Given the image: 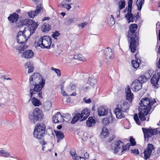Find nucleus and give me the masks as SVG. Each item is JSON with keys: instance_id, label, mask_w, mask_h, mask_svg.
I'll return each instance as SVG.
<instances>
[{"instance_id": "1", "label": "nucleus", "mask_w": 160, "mask_h": 160, "mask_svg": "<svg viewBox=\"0 0 160 160\" xmlns=\"http://www.w3.org/2000/svg\"><path fill=\"white\" fill-rule=\"evenodd\" d=\"M138 28L136 24H132L129 25L128 32L127 38L129 43V49L132 53L135 52L139 45V33L137 31Z\"/></svg>"}, {"instance_id": "2", "label": "nucleus", "mask_w": 160, "mask_h": 160, "mask_svg": "<svg viewBox=\"0 0 160 160\" xmlns=\"http://www.w3.org/2000/svg\"><path fill=\"white\" fill-rule=\"evenodd\" d=\"M156 102V99L152 98H145L141 100L140 102L141 108L138 109V114L139 117L142 122L146 120L145 117L152 110V106Z\"/></svg>"}, {"instance_id": "3", "label": "nucleus", "mask_w": 160, "mask_h": 160, "mask_svg": "<svg viewBox=\"0 0 160 160\" xmlns=\"http://www.w3.org/2000/svg\"><path fill=\"white\" fill-rule=\"evenodd\" d=\"M29 82L31 86H34L33 88L30 90L36 92L39 99H43L42 90L45 84V80L39 73H34L30 77Z\"/></svg>"}, {"instance_id": "4", "label": "nucleus", "mask_w": 160, "mask_h": 160, "mask_svg": "<svg viewBox=\"0 0 160 160\" xmlns=\"http://www.w3.org/2000/svg\"><path fill=\"white\" fill-rule=\"evenodd\" d=\"M129 105L128 102L124 101L120 102L114 109V112L117 118L124 117V112H127L129 110Z\"/></svg>"}, {"instance_id": "5", "label": "nucleus", "mask_w": 160, "mask_h": 160, "mask_svg": "<svg viewBox=\"0 0 160 160\" xmlns=\"http://www.w3.org/2000/svg\"><path fill=\"white\" fill-rule=\"evenodd\" d=\"M46 130V127L44 123L40 122L36 124L33 132L34 137L38 140L43 139Z\"/></svg>"}, {"instance_id": "6", "label": "nucleus", "mask_w": 160, "mask_h": 160, "mask_svg": "<svg viewBox=\"0 0 160 160\" xmlns=\"http://www.w3.org/2000/svg\"><path fill=\"white\" fill-rule=\"evenodd\" d=\"M154 72L153 70H149L147 73H145V75L148 79L153 75V76L151 79V82L152 86L154 87V88L157 89L159 87L158 83L160 79V72H155L153 74Z\"/></svg>"}, {"instance_id": "7", "label": "nucleus", "mask_w": 160, "mask_h": 160, "mask_svg": "<svg viewBox=\"0 0 160 160\" xmlns=\"http://www.w3.org/2000/svg\"><path fill=\"white\" fill-rule=\"evenodd\" d=\"M52 43L51 38L49 36H45L41 37L38 40L37 45L42 48L49 49Z\"/></svg>"}, {"instance_id": "8", "label": "nucleus", "mask_w": 160, "mask_h": 160, "mask_svg": "<svg viewBox=\"0 0 160 160\" xmlns=\"http://www.w3.org/2000/svg\"><path fill=\"white\" fill-rule=\"evenodd\" d=\"M43 113L42 111L38 108H35L33 112H29L28 117L31 121H41L43 118Z\"/></svg>"}, {"instance_id": "9", "label": "nucleus", "mask_w": 160, "mask_h": 160, "mask_svg": "<svg viewBox=\"0 0 160 160\" xmlns=\"http://www.w3.org/2000/svg\"><path fill=\"white\" fill-rule=\"evenodd\" d=\"M142 130L144 134L145 141H148L149 139L153 136L158 134V128H152L150 127L148 128H142Z\"/></svg>"}, {"instance_id": "10", "label": "nucleus", "mask_w": 160, "mask_h": 160, "mask_svg": "<svg viewBox=\"0 0 160 160\" xmlns=\"http://www.w3.org/2000/svg\"><path fill=\"white\" fill-rule=\"evenodd\" d=\"M155 149V148L152 144L148 143L144 151V159L146 160L149 158Z\"/></svg>"}, {"instance_id": "11", "label": "nucleus", "mask_w": 160, "mask_h": 160, "mask_svg": "<svg viewBox=\"0 0 160 160\" xmlns=\"http://www.w3.org/2000/svg\"><path fill=\"white\" fill-rule=\"evenodd\" d=\"M29 92L30 95L29 100L31 101L32 104L35 107H39L41 105L42 103L40 100L35 97H33L34 94L37 93V92L32 90H30Z\"/></svg>"}, {"instance_id": "12", "label": "nucleus", "mask_w": 160, "mask_h": 160, "mask_svg": "<svg viewBox=\"0 0 160 160\" xmlns=\"http://www.w3.org/2000/svg\"><path fill=\"white\" fill-rule=\"evenodd\" d=\"M123 142L120 140H118L113 145V147L112 146V149L113 150V152L116 154L122 150V146H123Z\"/></svg>"}, {"instance_id": "13", "label": "nucleus", "mask_w": 160, "mask_h": 160, "mask_svg": "<svg viewBox=\"0 0 160 160\" xmlns=\"http://www.w3.org/2000/svg\"><path fill=\"white\" fill-rule=\"evenodd\" d=\"M64 121L63 117L59 112L55 113L52 118V121L55 123H62Z\"/></svg>"}, {"instance_id": "14", "label": "nucleus", "mask_w": 160, "mask_h": 160, "mask_svg": "<svg viewBox=\"0 0 160 160\" xmlns=\"http://www.w3.org/2000/svg\"><path fill=\"white\" fill-rule=\"evenodd\" d=\"M142 87L141 82L136 79L135 80L131 85L132 89L135 92H137L140 90Z\"/></svg>"}, {"instance_id": "15", "label": "nucleus", "mask_w": 160, "mask_h": 160, "mask_svg": "<svg viewBox=\"0 0 160 160\" xmlns=\"http://www.w3.org/2000/svg\"><path fill=\"white\" fill-rule=\"evenodd\" d=\"M101 52L103 53L104 56L106 58L111 59L114 57L112 49L110 47H107L105 50L101 51Z\"/></svg>"}, {"instance_id": "16", "label": "nucleus", "mask_w": 160, "mask_h": 160, "mask_svg": "<svg viewBox=\"0 0 160 160\" xmlns=\"http://www.w3.org/2000/svg\"><path fill=\"white\" fill-rule=\"evenodd\" d=\"M19 18V15L16 12H13L9 15L8 18L10 23H16Z\"/></svg>"}, {"instance_id": "17", "label": "nucleus", "mask_w": 160, "mask_h": 160, "mask_svg": "<svg viewBox=\"0 0 160 160\" xmlns=\"http://www.w3.org/2000/svg\"><path fill=\"white\" fill-rule=\"evenodd\" d=\"M22 34V31H20L18 32L17 37V42L21 44L25 43L28 40Z\"/></svg>"}, {"instance_id": "18", "label": "nucleus", "mask_w": 160, "mask_h": 160, "mask_svg": "<svg viewBox=\"0 0 160 160\" xmlns=\"http://www.w3.org/2000/svg\"><path fill=\"white\" fill-rule=\"evenodd\" d=\"M125 93H126V99L129 102H131L133 98V94L131 92L130 87L128 85L126 88Z\"/></svg>"}, {"instance_id": "19", "label": "nucleus", "mask_w": 160, "mask_h": 160, "mask_svg": "<svg viewBox=\"0 0 160 160\" xmlns=\"http://www.w3.org/2000/svg\"><path fill=\"white\" fill-rule=\"evenodd\" d=\"M138 55V53H137L135 55V60H132L131 62L132 67L135 69L138 68L141 63V60L139 58Z\"/></svg>"}, {"instance_id": "20", "label": "nucleus", "mask_w": 160, "mask_h": 160, "mask_svg": "<svg viewBox=\"0 0 160 160\" xmlns=\"http://www.w3.org/2000/svg\"><path fill=\"white\" fill-rule=\"evenodd\" d=\"M55 133L57 142L58 143L60 142L64 138V133L61 131L58 130H54Z\"/></svg>"}, {"instance_id": "21", "label": "nucleus", "mask_w": 160, "mask_h": 160, "mask_svg": "<svg viewBox=\"0 0 160 160\" xmlns=\"http://www.w3.org/2000/svg\"><path fill=\"white\" fill-rule=\"evenodd\" d=\"M30 19H23L20 21L18 23H16L15 26L16 28L22 27L23 26H28Z\"/></svg>"}, {"instance_id": "22", "label": "nucleus", "mask_w": 160, "mask_h": 160, "mask_svg": "<svg viewBox=\"0 0 160 160\" xmlns=\"http://www.w3.org/2000/svg\"><path fill=\"white\" fill-rule=\"evenodd\" d=\"M90 113V110L88 108H85L83 109L80 113L81 117V119L82 121H84L86 120L87 118L89 116Z\"/></svg>"}, {"instance_id": "23", "label": "nucleus", "mask_w": 160, "mask_h": 160, "mask_svg": "<svg viewBox=\"0 0 160 160\" xmlns=\"http://www.w3.org/2000/svg\"><path fill=\"white\" fill-rule=\"evenodd\" d=\"M34 53L32 50H27L24 51L22 55V57L26 59H30L32 58Z\"/></svg>"}, {"instance_id": "24", "label": "nucleus", "mask_w": 160, "mask_h": 160, "mask_svg": "<svg viewBox=\"0 0 160 160\" xmlns=\"http://www.w3.org/2000/svg\"><path fill=\"white\" fill-rule=\"evenodd\" d=\"M38 26V24L37 22H35L34 21L30 20L28 26L29 28V29H31L32 31V33H33Z\"/></svg>"}, {"instance_id": "25", "label": "nucleus", "mask_w": 160, "mask_h": 160, "mask_svg": "<svg viewBox=\"0 0 160 160\" xmlns=\"http://www.w3.org/2000/svg\"><path fill=\"white\" fill-rule=\"evenodd\" d=\"M98 114L99 116H104L108 113V110L103 107H100L98 109Z\"/></svg>"}, {"instance_id": "26", "label": "nucleus", "mask_w": 160, "mask_h": 160, "mask_svg": "<svg viewBox=\"0 0 160 160\" xmlns=\"http://www.w3.org/2000/svg\"><path fill=\"white\" fill-rule=\"evenodd\" d=\"M96 121L93 117H90L87 120L86 124L88 127H90L95 125Z\"/></svg>"}, {"instance_id": "27", "label": "nucleus", "mask_w": 160, "mask_h": 160, "mask_svg": "<svg viewBox=\"0 0 160 160\" xmlns=\"http://www.w3.org/2000/svg\"><path fill=\"white\" fill-rule=\"evenodd\" d=\"M51 26L47 23H44L42 26L41 29L43 32H48L51 30Z\"/></svg>"}, {"instance_id": "28", "label": "nucleus", "mask_w": 160, "mask_h": 160, "mask_svg": "<svg viewBox=\"0 0 160 160\" xmlns=\"http://www.w3.org/2000/svg\"><path fill=\"white\" fill-rule=\"evenodd\" d=\"M22 34L27 40L29 38L30 36L33 34L32 33V31L31 29H25L23 31H22Z\"/></svg>"}, {"instance_id": "29", "label": "nucleus", "mask_w": 160, "mask_h": 160, "mask_svg": "<svg viewBox=\"0 0 160 160\" xmlns=\"http://www.w3.org/2000/svg\"><path fill=\"white\" fill-rule=\"evenodd\" d=\"M81 116L80 115V113H77L75 114V115L73 117L71 123L72 124H74L78 120H79L80 121H82L81 119Z\"/></svg>"}, {"instance_id": "30", "label": "nucleus", "mask_w": 160, "mask_h": 160, "mask_svg": "<svg viewBox=\"0 0 160 160\" xmlns=\"http://www.w3.org/2000/svg\"><path fill=\"white\" fill-rule=\"evenodd\" d=\"M125 17L128 23L133 22L134 21V16L132 12L127 13L125 15Z\"/></svg>"}, {"instance_id": "31", "label": "nucleus", "mask_w": 160, "mask_h": 160, "mask_svg": "<svg viewBox=\"0 0 160 160\" xmlns=\"http://www.w3.org/2000/svg\"><path fill=\"white\" fill-rule=\"evenodd\" d=\"M109 134L108 129L105 127H103L102 130L101 135L105 138L108 137Z\"/></svg>"}, {"instance_id": "32", "label": "nucleus", "mask_w": 160, "mask_h": 160, "mask_svg": "<svg viewBox=\"0 0 160 160\" xmlns=\"http://www.w3.org/2000/svg\"><path fill=\"white\" fill-rule=\"evenodd\" d=\"M73 58L74 59L84 62L86 61V58L83 56L81 54H76L74 56Z\"/></svg>"}, {"instance_id": "33", "label": "nucleus", "mask_w": 160, "mask_h": 160, "mask_svg": "<svg viewBox=\"0 0 160 160\" xmlns=\"http://www.w3.org/2000/svg\"><path fill=\"white\" fill-rule=\"evenodd\" d=\"M126 2L124 0H120L118 2V9L121 10L125 7Z\"/></svg>"}, {"instance_id": "34", "label": "nucleus", "mask_w": 160, "mask_h": 160, "mask_svg": "<svg viewBox=\"0 0 160 160\" xmlns=\"http://www.w3.org/2000/svg\"><path fill=\"white\" fill-rule=\"evenodd\" d=\"M51 107V103L49 101L44 102L43 105V108L46 111H48L50 109Z\"/></svg>"}, {"instance_id": "35", "label": "nucleus", "mask_w": 160, "mask_h": 160, "mask_svg": "<svg viewBox=\"0 0 160 160\" xmlns=\"http://www.w3.org/2000/svg\"><path fill=\"white\" fill-rule=\"evenodd\" d=\"M148 79L146 75H142L140 76L137 80L142 83V84L145 82Z\"/></svg>"}, {"instance_id": "36", "label": "nucleus", "mask_w": 160, "mask_h": 160, "mask_svg": "<svg viewBox=\"0 0 160 160\" xmlns=\"http://www.w3.org/2000/svg\"><path fill=\"white\" fill-rule=\"evenodd\" d=\"M131 146L130 143H128L126 145L124 146H122V150H121V152L122 154L124 153V152L127 150H129V149L130 147Z\"/></svg>"}, {"instance_id": "37", "label": "nucleus", "mask_w": 160, "mask_h": 160, "mask_svg": "<svg viewBox=\"0 0 160 160\" xmlns=\"http://www.w3.org/2000/svg\"><path fill=\"white\" fill-rule=\"evenodd\" d=\"M108 25L111 27L112 26L114 25L115 23V21L113 15H111V17L109 19L108 21Z\"/></svg>"}, {"instance_id": "38", "label": "nucleus", "mask_w": 160, "mask_h": 160, "mask_svg": "<svg viewBox=\"0 0 160 160\" xmlns=\"http://www.w3.org/2000/svg\"><path fill=\"white\" fill-rule=\"evenodd\" d=\"M132 3V0H128V9L127 13L131 12Z\"/></svg>"}, {"instance_id": "39", "label": "nucleus", "mask_w": 160, "mask_h": 160, "mask_svg": "<svg viewBox=\"0 0 160 160\" xmlns=\"http://www.w3.org/2000/svg\"><path fill=\"white\" fill-rule=\"evenodd\" d=\"M144 0H137L136 4L138 6V8L139 10H141L142 8V5L144 3Z\"/></svg>"}, {"instance_id": "40", "label": "nucleus", "mask_w": 160, "mask_h": 160, "mask_svg": "<svg viewBox=\"0 0 160 160\" xmlns=\"http://www.w3.org/2000/svg\"><path fill=\"white\" fill-rule=\"evenodd\" d=\"M109 118H104L102 120V123L104 125H108L110 123Z\"/></svg>"}, {"instance_id": "41", "label": "nucleus", "mask_w": 160, "mask_h": 160, "mask_svg": "<svg viewBox=\"0 0 160 160\" xmlns=\"http://www.w3.org/2000/svg\"><path fill=\"white\" fill-rule=\"evenodd\" d=\"M0 153L3 157H8L10 156V154L8 152L4 150H0Z\"/></svg>"}, {"instance_id": "42", "label": "nucleus", "mask_w": 160, "mask_h": 160, "mask_svg": "<svg viewBox=\"0 0 160 160\" xmlns=\"http://www.w3.org/2000/svg\"><path fill=\"white\" fill-rule=\"evenodd\" d=\"M134 119L137 124L140 125L141 124V123L139 118L138 115L137 113H136L134 114Z\"/></svg>"}, {"instance_id": "43", "label": "nucleus", "mask_w": 160, "mask_h": 160, "mask_svg": "<svg viewBox=\"0 0 160 160\" xmlns=\"http://www.w3.org/2000/svg\"><path fill=\"white\" fill-rule=\"evenodd\" d=\"M51 69L53 71H54L57 74L58 76H61V72L60 70L54 67H52Z\"/></svg>"}, {"instance_id": "44", "label": "nucleus", "mask_w": 160, "mask_h": 160, "mask_svg": "<svg viewBox=\"0 0 160 160\" xmlns=\"http://www.w3.org/2000/svg\"><path fill=\"white\" fill-rule=\"evenodd\" d=\"M129 141L130 142L131 146H134L136 145V142L135 141V139L132 137H130Z\"/></svg>"}, {"instance_id": "45", "label": "nucleus", "mask_w": 160, "mask_h": 160, "mask_svg": "<svg viewBox=\"0 0 160 160\" xmlns=\"http://www.w3.org/2000/svg\"><path fill=\"white\" fill-rule=\"evenodd\" d=\"M28 15L29 18H33L36 16V14L35 11H32L31 12L28 13Z\"/></svg>"}, {"instance_id": "46", "label": "nucleus", "mask_w": 160, "mask_h": 160, "mask_svg": "<svg viewBox=\"0 0 160 160\" xmlns=\"http://www.w3.org/2000/svg\"><path fill=\"white\" fill-rule=\"evenodd\" d=\"M130 152L131 153H133L134 154V155L136 156L139 155V153L138 150L137 149L131 150L130 151Z\"/></svg>"}, {"instance_id": "47", "label": "nucleus", "mask_w": 160, "mask_h": 160, "mask_svg": "<svg viewBox=\"0 0 160 160\" xmlns=\"http://www.w3.org/2000/svg\"><path fill=\"white\" fill-rule=\"evenodd\" d=\"M60 35V33L58 31H55L54 32H53L52 35V37L55 39H57V38Z\"/></svg>"}, {"instance_id": "48", "label": "nucleus", "mask_w": 160, "mask_h": 160, "mask_svg": "<svg viewBox=\"0 0 160 160\" xmlns=\"http://www.w3.org/2000/svg\"><path fill=\"white\" fill-rule=\"evenodd\" d=\"M25 66L27 68H28L33 66V65L32 62H28L25 64Z\"/></svg>"}, {"instance_id": "49", "label": "nucleus", "mask_w": 160, "mask_h": 160, "mask_svg": "<svg viewBox=\"0 0 160 160\" xmlns=\"http://www.w3.org/2000/svg\"><path fill=\"white\" fill-rule=\"evenodd\" d=\"M62 6L63 8H66L68 10H70L71 8L70 4L66 3L62 4Z\"/></svg>"}, {"instance_id": "50", "label": "nucleus", "mask_w": 160, "mask_h": 160, "mask_svg": "<svg viewBox=\"0 0 160 160\" xmlns=\"http://www.w3.org/2000/svg\"><path fill=\"white\" fill-rule=\"evenodd\" d=\"M63 117V118H64L67 121H69L71 118V115L69 114L66 113L64 114Z\"/></svg>"}, {"instance_id": "51", "label": "nucleus", "mask_w": 160, "mask_h": 160, "mask_svg": "<svg viewBox=\"0 0 160 160\" xmlns=\"http://www.w3.org/2000/svg\"><path fill=\"white\" fill-rule=\"evenodd\" d=\"M42 9V8L41 6H38L36 7V9L35 11V12L36 13L38 14L41 11V10Z\"/></svg>"}, {"instance_id": "52", "label": "nucleus", "mask_w": 160, "mask_h": 160, "mask_svg": "<svg viewBox=\"0 0 160 160\" xmlns=\"http://www.w3.org/2000/svg\"><path fill=\"white\" fill-rule=\"evenodd\" d=\"M70 154L72 156V158L73 159H75V158L77 157V155L75 152V151H71L70 152Z\"/></svg>"}, {"instance_id": "53", "label": "nucleus", "mask_w": 160, "mask_h": 160, "mask_svg": "<svg viewBox=\"0 0 160 160\" xmlns=\"http://www.w3.org/2000/svg\"><path fill=\"white\" fill-rule=\"evenodd\" d=\"M115 138V136L114 135H112L111 136H110L109 137L108 139V142H111L112 141L114 140V139Z\"/></svg>"}, {"instance_id": "54", "label": "nucleus", "mask_w": 160, "mask_h": 160, "mask_svg": "<svg viewBox=\"0 0 160 160\" xmlns=\"http://www.w3.org/2000/svg\"><path fill=\"white\" fill-rule=\"evenodd\" d=\"M134 19L135 20V21L136 22L139 18V13L138 12L136 15H134Z\"/></svg>"}, {"instance_id": "55", "label": "nucleus", "mask_w": 160, "mask_h": 160, "mask_svg": "<svg viewBox=\"0 0 160 160\" xmlns=\"http://www.w3.org/2000/svg\"><path fill=\"white\" fill-rule=\"evenodd\" d=\"M88 23L87 22H84L82 23L81 24H79L78 26L79 27H81L82 28H83L85 26H86L88 25Z\"/></svg>"}, {"instance_id": "56", "label": "nucleus", "mask_w": 160, "mask_h": 160, "mask_svg": "<svg viewBox=\"0 0 160 160\" xmlns=\"http://www.w3.org/2000/svg\"><path fill=\"white\" fill-rule=\"evenodd\" d=\"M75 160H85V158L83 157H81L77 156L74 159Z\"/></svg>"}, {"instance_id": "57", "label": "nucleus", "mask_w": 160, "mask_h": 160, "mask_svg": "<svg viewBox=\"0 0 160 160\" xmlns=\"http://www.w3.org/2000/svg\"><path fill=\"white\" fill-rule=\"evenodd\" d=\"M155 155L156 157H158L160 155V148L158 149L157 152L155 153Z\"/></svg>"}, {"instance_id": "58", "label": "nucleus", "mask_w": 160, "mask_h": 160, "mask_svg": "<svg viewBox=\"0 0 160 160\" xmlns=\"http://www.w3.org/2000/svg\"><path fill=\"white\" fill-rule=\"evenodd\" d=\"M83 100L86 103H90L91 102V101L90 98H89L87 100L86 98H84L83 99Z\"/></svg>"}, {"instance_id": "59", "label": "nucleus", "mask_w": 160, "mask_h": 160, "mask_svg": "<svg viewBox=\"0 0 160 160\" xmlns=\"http://www.w3.org/2000/svg\"><path fill=\"white\" fill-rule=\"evenodd\" d=\"M120 10L118 9V10L116 12L115 14L117 18L120 17Z\"/></svg>"}, {"instance_id": "60", "label": "nucleus", "mask_w": 160, "mask_h": 160, "mask_svg": "<svg viewBox=\"0 0 160 160\" xmlns=\"http://www.w3.org/2000/svg\"><path fill=\"white\" fill-rule=\"evenodd\" d=\"M28 68H29V69L28 70V73H31V72H33V70H34V68H33V66H32L31 67Z\"/></svg>"}, {"instance_id": "61", "label": "nucleus", "mask_w": 160, "mask_h": 160, "mask_svg": "<svg viewBox=\"0 0 160 160\" xmlns=\"http://www.w3.org/2000/svg\"><path fill=\"white\" fill-rule=\"evenodd\" d=\"M84 156L86 158H88L89 157V153L87 152H85L84 154Z\"/></svg>"}, {"instance_id": "62", "label": "nucleus", "mask_w": 160, "mask_h": 160, "mask_svg": "<svg viewBox=\"0 0 160 160\" xmlns=\"http://www.w3.org/2000/svg\"><path fill=\"white\" fill-rule=\"evenodd\" d=\"M63 96H68V95L66 94V92L64 91H62L61 92Z\"/></svg>"}, {"instance_id": "63", "label": "nucleus", "mask_w": 160, "mask_h": 160, "mask_svg": "<svg viewBox=\"0 0 160 160\" xmlns=\"http://www.w3.org/2000/svg\"><path fill=\"white\" fill-rule=\"evenodd\" d=\"M76 87V86L74 84H72V85L71 87V88L72 90H74L75 89Z\"/></svg>"}, {"instance_id": "64", "label": "nucleus", "mask_w": 160, "mask_h": 160, "mask_svg": "<svg viewBox=\"0 0 160 160\" xmlns=\"http://www.w3.org/2000/svg\"><path fill=\"white\" fill-rule=\"evenodd\" d=\"M50 19V18L49 17H45L43 18L42 19V21H44L47 20H49Z\"/></svg>"}]
</instances>
